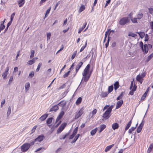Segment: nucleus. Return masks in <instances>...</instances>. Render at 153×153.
<instances>
[{
    "label": "nucleus",
    "mask_w": 153,
    "mask_h": 153,
    "mask_svg": "<svg viewBox=\"0 0 153 153\" xmlns=\"http://www.w3.org/2000/svg\"><path fill=\"white\" fill-rule=\"evenodd\" d=\"M137 18H134L133 19H131V21L133 23H136L137 22Z\"/></svg>",
    "instance_id": "obj_49"
},
{
    "label": "nucleus",
    "mask_w": 153,
    "mask_h": 153,
    "mask_svg": "<svg viewBox=\"0 0 153 153\" xmlns=\"http://www.w3.org/2000/svg\"><path fill=\"white\" fill-rule=\"evenodd\" d=\"M65 86H66L65 84H64L62 85L61 86H60L59 87V89L60 90V89H63L64 88H65Z\"/></svg>",
    "instance_id": "obj_58"
},
{
    "label": "nucleus",
    "mask_w": 153,
    "mask_h": 153,
    "mask_svg": "<svg viewBox=\"0 0 153 153\" xmlns=\"http://www.w3.org/2000/svg\"><path fill=\"white\" fill-rule=\"evenodd\" d=\"M11 112V108L10 106H9L8 108L7 111V116L8 117Z\"/></svg>",
    "instance_id": "obj_31"
},
{
    "label": "nucleus",
    "mask_w": 153,
    "mask_h": 153,
    "mask_svg": "<svg viewBox=\"0 0 153 153\" xmlns=\"http://www.w3.org/2000/svg\"><path fill=\"white\" fill-rule=\"evenodd\" d=\"M30 86V84L29 82H27L26 83L25 85V89L26 91H28L29 89Z\"/></svg>",
    "instance_id": "obj_27"
},
{
    "label": "nucleus",
    "mask_w": 153,
    "mask_h": 153,
    "mask_svg": "<svg viewBox=\"0 0 153 153\" xmlns=\"http://www.w3.org/2000/svg\"><path fill=\"white\" fill-rule=\"evenodd\" d=\"M80 136V134H78L76 135L75 136V138H74V140L73 141L72 143L75 142L77 140L79 137Z\"/></svg>",
    "instance_id": "obj_38"
},
{
    "label": "nucleus",
    "mask_w": 153,
    "mask_h": 153,
    "mask_svg": "<svg viewBox=\"0 0 153 153\" xmlns=\"http://www.w3.org/2000/svg\"><path fill=\"white\" fill-rule=\"evenodd\" d=\"M30 144L27 143H25L24 144L21 146V150L23 152L27 151L30 148Z\"/></svg>",
    "instance_id": "obj_4"
},
{
    "label": "nucleus",
    "mask_w": 153,
    "mask_h": 153,
    "mask_svg": "<svg viewBox=\"0 0 153 153\" xmlns=\"http://www.w3.org/2000/svg\"><path fill=\"white\" fill-rule=\"evenodd\" d=\"M108 93L107 92H102L101 95L102 97H105L107 96Z\"/></svg>",
    "instance_id": "obj_36"
},
{
    "label": "nucleus",
    "mask_w": 153,
    "mask_h": 153,
    "mask_svg": "<svg viewBox=\"0 0 153 153\" xmlns=\"http://www.w3.org/2000/svg\"><path fill=\"white\" fill-rule=\"evenodd\" d=\"M123 103V100L118 101L117 103V105L116 107V108L117 109L120 108L122 105Z\"/></svg>",
    "instance_id": "obj_11"
},
{
    "label": "nucleus",
    "mask_w": 153,
    "mask_h": 153,
    "mask_svg": "<svg viewBox=\"0 0 153 153\" xmlns=\"http://www.w3.org/2000/svg\"><path fill=\"white\" fill-rule=\"evenodd\" d=\"M44 136L43 134L39 135L37 138L35 139V141L41 142L42 141L44 138Z\"/></svg>",
    "instance_id": "obj_8"
},
{
    "label": "nucleus",
    "mask_w": 153,
    "mask_h": 153,
    "mask_svg": "<svg viewBox=\"0 0 153 153\" xmlns=\"http://www.w3.org/2000/svg\"><path fill=\"white\" fill-rule=\"evenodd\" d=\"M64 114L65 112L63 111H61L59 114L56 120L55 124H57L55 126V128L57 127L61 123L62 121L60 120Z\"/></svg>",
    "instance_id": "obj_2"
},
{
    "label": "nucleus",
    "mask_w": 153,
    "mask_h": 153,
    "mask_svg": "<svg viewBox=\"0 0 153 153\" xmlns=\"http://www.w3.org/2000/svg\"><path fill=\"white\" fill-rule=\"evenodd\" d=\"M96 133V128L92 130L91 132V135H94Z\"/></svg>",
    "instance_id": "obj_50"
},
{
    "label": "nucleus",
    "mask_w": 153,
    "mask_h": 153,
    "mask_svg": "<svg viewBox=\"0 0 153 153\" xmlns=\"http://www.w3.org/2000/svg\"><path fill=\"white\" fill-rule=\"evenodd\" d=\"M137 36V35L136 34L134 33H129L128 35V36H131L132 37H134L136 36Z\"/></svg>",
    "instance_id": "obj_52"
},
{
    "label": "nucleus",
    "mask_w": 153,
    "mask_h": 153,
    "mask_svg": "<svg viewBox=\"0 0 153 153\" xmlns=\"http://www.w3.org/2000/svg\"><path fill=\"white\" fill-rule=\"evenodd\" d=\"M48 116V114H45L42 116L40 118V119L42 121L45 120Z\"/></svg>",
    "instance_id": "obj_16"
},
{
    "label": "nucleus",
    "mask_w": 153,
    "mask_h": 153,
    "mask_svg": "<svg viewBox=\"0 0 153 153\" xmlns=\"http://www.w3.org/2000/svg\"><path fill=\"white\" fill-rule=\"evenodd\" d=\"M114 107L113 105H111L110 107L109 106V108H108L107 110L110 112H111L112 110Z\"/></svg>",
    "instance_id": "obj_60"
},
{
    "label": "nucleus",
    "mask_w": 153,
    "mask_h": 153,
    "mask_svg": "<svg viewBox=\"0 0 153 153\" xmlns=\"http://www.w3.org/2000/svg\"><path fill=\"white\" fill-rule=\"evenodd\" d=\"M110 38L109 37V36H108L107 42L105 44V47L106 48L108 47V45L109 43L110 40Z\"/></svg>",
    "instance_id": "obj_46"
},
{
    "label": "nucleus",
    "mask_w": 153,
    "mask_h": 153,
    "mask_svg": "<svg viewBox=\"0 0 153 153\" xmlns=\"http://www.w3.org/2000/svg\"><path fill=\"white\" fill-rule=\"evenodd\" d=\"M114 87L113 85L109 86L108 88V93H109L112 91Z\"/></svg>",
    "instance_id": "obj_33"
},
{
    "label": "nucleus",
    "mask_w": 153,
    "mask_h": 153,
    "mask_svg": "<svg viewBox=\"0 0 153 153\" xmlns=\"http://www.w3.org/2000/svg\"><path fill=\"white\" fill-rule=\"evenodd\" d=\"M66 104V103L65 102L62 101L58 103V105L62 107H64L65 105Z\"/></svg>",
    "instance_id": "obj_28"
},
{
    "label": "nucleus",
    "mask_w": 153,
    "mask_h": 153,
    "mask_svg": "<svg viewBox=\"0 0 153 153\" xmlns=\"http://www.w3.org/2000/svg\"><path fill=\"white\" fill-rule=\"evenodd\" d=\"M42 65V63L41 62L39 63L38 65L37 68L36 69V71H39Z\"/></svg>",
    "instance_id": "obj_42"
},
{
    "label": "nucleus",
    "mask_w": 153,
    "mask_h": 153,
    "mask_svg": "<svg viewBox=\"0 0 153 153\" xmlns=\"http://www.w3.org/2000/svg\"><path fill=\"white\" fill-rule=\"evenodd\" d=\"M149 88H148L146 90V92H145V93L143 95L142 97H141V100H143L145 98L146 96V95L147 94V93L149 91Z\"/></svg>",
    "instance_id": "obj_14"
},
{
    "label": "nucleus",
    "mask_w": 153,
    "mask_h": 153,
    "mask_svg": "<svg viewBox=\"0 0 153 153\" xmlns=\"http://www.w3.org/2000/svg\"><path fill=\"white\" fill-rule=\"evenodd\" d=\"M143 127L141 125H139L137 129V132L138 133H140Z\"/></svg>",
    "instance_id": "obj_39"
},
{
    "label": "nucleus",
    "mask_w": 153,
    "mask_h": 153,
    "mask_svg": "<svg viewBox=\"0 0 153 153\" xmlns=\"http://www.w3.org/2000/svg\"><path fill=\"white\" fill-rule=\"evenodd\" d=\"M31 54L30 55V58H32L34 56V53H35L34 50H31Z\"/></svg>",
    "instance_id": "obj_41"
},
{
    "label": "nucleus",
    "mask_w": 153,
    "mask_h": 153,
    "mask_svg": "<svg viewBox=\"0 0 153 153\" xmlns=\"http://www.w3.org/2000/svg\"><path fill=\"white\" fill-rule=\"evenodd\" d=\"M106 127V126L105 125L102 124L100 125V129L99 131V133H100L101 132L103 131L104 129Z\"/></svg>",
    "instance_id": "obj_18"
},
{
    "label": "nucleus",
    "mask_w": 153,
    "mask_h": 153,
    "mask_svg": "<svg viewBox=\"0 0 153 153\" xmlns=\"http://www.w3.org/2000/svg\"><path fill=\"white\" fill-rule=\"evenodd\" d=\"M82 98L81 97H79L77 100L76 104V105H79L82 102Z\"/></svg>",
    "instance_id": "obj_25"
},
{
    "label": "nucleus",
    "mask_w": 153,
    "mask_h": 153,
    "mask_svg": "<svg viewBox=\"0 0 153 153\" xmlns=\"http://www.w3.org/2000/svg\"><path fill=\"white\" fill-rule=\"evenodd\" d=\"M84 109L83 107H82L79 110L78 112L75 114V119H77L82 116L83 113Z\"/></svg>",
    "instance_id": "obj_6"
},
{
    "label": "nucleus",
    "mask_w": 153,
    "mask_h": 153,
    "mask_svg": "<svg viewBox=\"0 0 153 153\" xmlns=\"http://www.w3.org/2000/svg\"><path fill=\"white\" fill-rule=\"evenodd\" d=\"M112 128L115 130L116 129L118 128L119 127V124L117 123H115L112 125Z\"/></svg>",
    "instance_id": "obj_19"
},
{
    "label": "nucleus",
    "mask_w": 153,
    "mask_h": 153,
    "mask_svg": "<svg viewBox=\"0 0 153 153\" xmlns=\"http://www.w3.org/2000/svg\"><path fill=\"white\" fill-rule=\"evenodd\" d=\"M137 86L134 84V86L133 88L132 89L131 91L129 92V94L131 95H133L134 94V92L136 90Z\"/></svg>",
    "instance_id": "obj_20"
},
{
    "label": "nucleus",
    "mask_w": 153,
    "mask_h": 153,
    "mask_svg": "<svg viewBox=\"0 0 153 153\" xmlns=\"http://www.w3.org/2000/svg\"><path fill=\"white\" fill-rule=\"evenodd\" d=\"M136 128V126L135 127H132L131 128H130L128 131V132L129 134H131L132 133V132Z\"/></svg>",
    "instance_id": "obj_43"
},
{
    "label": "nucleus",
    "mask_w": 153,
    "mask_h": 153,
    "mask_svg": "<svg viewBox=\"0 0 153 153\" xmlns=\"http://www.w3.org/2000/svg\"><path fill=\"white\" fill-rule=\"evenodd\" d=\"M53 118L52 117H50L48 118L46 120V123L48 124H51Z\"/></svg>",
    "instance_id": "obj_32"
},
{
    "label": "nucleus",
    "mask_w": 153,
    "mask_h": 153,
    "mask_svg": "<svg viewBox=\"0 0 153 153\" xmlns=\"http://www.w3.org/2000/svg\"><path fill=\"white\" fill-rule=\"evenodd\" d=\"M85 6L84 5H82L79 10L78 12L79 13L81 12L85 9Z\"/></svg>",
    "instance_id": "obj_21"
},
{
    "label": "nucleus",
    "mask_w": 153,
    "mask_h": 153,
    "mask_svg": "<svg viewBox=\"0 0 153 153\" xmlns=\"http://www.w3.org/2000/svg\"><path fill=\"white\" fill-rule=\"evenodd\" d=\"M51 33H47V40H49L50 39L51 36Z\"/></svg>",
    "instance_id": "obj_56"
},
{
    "label": "nucleus",
    "mask_w": 153,
    "mask_h": 153,
    "mask_svg": "<svg viewBox=\"0 0 153 153\" xmlns=\"http://www.w3.org/2000/svg\"><path fill=\"white\" fill-rule=\"evenodd\" d=\"M136 79L138 81H140V80H143V78L141 77V76L139 74L137 76Z\"/></svg>",
    "instance_id": "obj_35"
},
{
    "label": "nucleus",
    "mask_w": 153,
    "mask_h": 153,
    "mask_svg": "<svg viewBox=\"0 0 153 153\" xmlns=\"http://www.w3.org/2000/svg\"><path fill=\"white\" fill-rule=\"evenodd\" d=\"M136 33L139 34L141 39L143 38L145 35V33L143 32H137Z\"/></svg>",
    "instance_id": "obj_24"
},
{
    "label": "nucleus",
    "mask_w": 153,
    "mask_h": 153,
    "mask_svg": "<svg viewBox=\"0 0 153 153\" xmlns=\"http://www.w3.org/2000/svg\"><path fill=\"white\" fill-rule=\"evenodd\" d=\"M143 15L142 13H139L137 15V18L138 19H140L143 17Z\"/></svg>",
    "instance_id": "obj_40"
},
{
    "label": "nucleus",
    "mask_w": 153,
    "mask_h": 153,
    "mask_svg": "<svg viewBox=\"0 0 153 153\" xmlns=\"http://www.w3.org/2000/svg\"><path fill=\"white\" fill-rule=\"evenodd\" d=\"M153 148V143L151 144L149 147L148 148L147 151V153H150Z\"/></svg>",
    "instance_id": "obj_29"
},
{
    "label": "nucleus",
    "mask_w": 153,
    "mask_h": 153,
    "mask_svg": "<svg viewBox=\"0 0 153 153\" xmlns=\"http://www.w3.org/2000/svg\"><path fill=\"white\" fill-rule=\"evenodd\" d=\"M18 4L19 7L23 6L25 3V0H19L18 1Z\"/></svg>",
    "instance_id": "obj_17"
},
{
    "label": "nucleus",
    "mask_w": 153,
    "mask_h": 153,
    "mask_svg": "<svg viewBox=\"0 0 153 153\" xmlns=\"http://www.w3.org/2000/svg\"><path fill=\"white\" fill-rule=\"evenodd\" d=\"M82 65H83V62H80L76 66V68H75L76 73H77L79 70V69L80 68L82 67Z\"/></svg>",
    "instance_id": "obj_10"
},
{
    "label": "nucleus",
    "mask_w": 153,
    "mask_h": 153,
    "mask_svg": "<svg viewBox=\"0 0 153 153\" xmlns=\"http://www.w3.org/2000/svg\"><path fill=\"white\" fill-rule=\"evenodd\" d=\"M59 109V107L57 105H56L53 106L52 108H51L50 110V111H53L55 112H56L57 110H58Z\"/></svg>",
    "instance_id": "obj_13"
},
{
    "label": "nucleus",
    "mask_w": 153,
    "mask_h": 153,
    "mask_svg": "<svg viewBox=\"0 0 153 153\" xmlns=\"http://www.w3.org/2000/svg\"><path fill=\"white\" fill-rule=\"evenodd\" d=\"M77 131L78 127H76L74 130L73 133L76 135L77 133Z\"/></svg>",
    "instance_id": "obj_51"
},
{
    "label": "nucleus",
    "mask_w": 153,
    "mask_h": 153,
    "mask_svg": "<svg viewBox=\"0 0 153 153\" xmlns=\"http://www.w3.org/2000/svg\"><path fill=\"white\" fill-rule=\"evenodd\" d=\"M9 70V67H7L5 71L2 74V76L4 79H5L8 74V72Z\"/></svg>",
    "instance_id": "obj_9"
},
{
    "label": "nucleus",
    "mask_w": 153,
    "mask_h": 153,
    "mask_svg": "<svg viewBox=\"0 0 153 153\" xmlns=\"http://www.w3.org/2000/svg\"><path fill=\"white\" fill-rule=\"evenodd\" d=\"M153 57V53L151 54L147 57L145 61L146 62H148Z\"/></svg>",
    "instance_id": "obj_26"
},
{
    "label": "nucleus",
    "mask_w": 153,
    "mask_h": 153,
    "mask_svg": "<svg viewBox=\"0 0 153 153\" xmlns=\"http://www.w3.org/2000/svg\"><path fill=\"white\" fill-rule=\"evenodd\" d=\"M5 103V100L4 99L1 101V107H2Z\"/></svg>",
    "instance_id": "obj_62"
},
{
    "label": "nucleus",
    "mask_w": 153,
    "mask_h": 153,
    "mask_svg": "<svg viewBox=\"0 0 153 153\" xmlns=\"http://www.w3.org/2000/svg\"><path fill=\"white\" fill-rule=\"evenodd\" d=\"M34 73L33 71L31 72L29 74V76L30 77H32L34 76Z\"/></svg>",
    "instance_id": "obj_55"
},
{
    "label": "nucleus",
    "mask_w": 153,
    "mask_h": 153,
    "mask_svg": "<svg viewBox=\"0 0 153 153\" xmlns=\"http://www.w3.org/2000/svg\"><path fill=\"white\" fill-rule=\"evenodd\" d=\"M140 46L141 47V49L143 51H144V48H143V44L142 42H140Z\"/></svg>",
    "instance_id": "obj_45"
},
{
    "label": "nucleus",
    "mask_w": 153,
    "mask_h": 153,
    "mask_svg": "<svg viewBox=\"0 0 153 153\" xmlns=\"http://www.w3.org/2000/svg\"><path fill=\"white\" fill-rule=\"evenodd\" d=\"M37 127V126H35L33 127V128L31 130V134L33 133V132H34L35 131L36 129V128Z\"/></svg>",
    "instance_id": "obj_53"
},
{
    "label": "nucleus",
    "mask_w": 153,
    "mask_h": 153,
    "mask_svg": "<svg viewBox=\"0 0 153 153\" xmlns=\"http://www.w3.org/2000/svg\"><path fill=\"white\" fill-rule=\"evenodd\" d=\"M77 52L76 51H75L74 53H73V55H72L71 59H73L75 57L76 54Z\"/></svg>",
    "instance_id": "obj_48"
},
{
    "label": "nucleus",
    "mask_w": 153,
    "mask_h": 153,
    "mask_svg": "<svg viewBox=\"0 0 153 153\" xmlns=\"http://www.w3.org/2000/svg\"><path fill=\"white\" fill-rule=\"evenodd\" d=\"M123 93L124 92H121L120 96L117 98V100H119L120 99H122L123 96Z\"/></svg>",
    "instance_id": "obj_37"
},
{
    "label": "nucleus",
    "mask_w": 153,
    "mask_h": 153,
    "mask_svg": "<svg viewBox=\"0 0 153 153\" xmlns=\"http://www.w3.org/2000/svg\"><path fill=\"white\" fill-rule=\"evenodd\" d=\"M13 76H10L9 82L8 83L9 84H10L13 81Z\"/></svg>",
    "instance_id": "obj_61"
},
{
    "label": "nucleus",
    "mask_w": 153,
    "mask_h": 153,
    "mask_svg": "<svg viewBox=\"0 0 153 153\" xmlns=\"http://www.w3.org/2000/svg\"><path fill=\"white\" fill-rule=\"evenodd\" d=\"M90 65L89 64H88L82 72V74L83 76V79L85 82H86L88 80L90 75L92 72V70L90 71Z\"/></svg>",
    "instance_id": "obj_1"
},
{
    "label": "nucleus",
    "mask_w": 153,
    "mask_h": 153,
    "mask_svg": "<svg viewBox=\"0 0 153 153\" xmlns=\"http://www.w3.org/2000/svg\"><path fill=\"white\" fill-rule=\"evenodd\" d=\"M114 145V144H113L111 145H110L107 146L105 148V152H107L109 151L110 149H111L112 147H113Z\"/></svg>",
    "instance_id": "obj_23"
},
{
    "label": "nucleus",
    "mask_w": 153,
    "mask_h": 153,
    "mask_svg": "<svg viewBox=\"0 0 153 153\" xmlns=\"http://www.w3.org/2000/svg\"><path fill=\"white\" fill-rule=\"evenodd\" d=\"M114 89L115 90H117L119 86V82L118 81L116 82L114 84Z\"/></svg>",
    "instance_id": "obj_22"
},
{
    "label": "nucleus",
    "mask_w": 153,
    "mask_h": 153,
    "mask_svg": "<svg viewBox=\"0 0 153 153\" xmlns=\"http://www.w3.org/2000/svg\"><path fill=\"white\" fill-rule=\"evenodd\" d=\"M38 58L37 57H35L33 58L31 60H29L27 62V64L28 65H31L33 64L34 63L36 60H37Z\"/></svg>",
    "instance_id": "obj_12"
},
{
    "label": "nucleus",
    "mask_w": 153,
    "mask_h": 153,
    "mask_svg": "<svg viewBox=\"0 0 153 153\" xmlns=\"http://www.w3.org/2000/svg\"><path fill=\"white\" fill-rule=\"evenodd\" d=\"M5 27V26L3 24H1L0 25V29L2 30H4Z\"/></svg>",
    "instance_id": "obj_47"
},
{
    "label": "nucleus",
    "mask_w": 153,
    "mask_h": 153,
    "mask_svg": "<svg viewBox=\"0 0 153 153\" xmlns=\"http://www.w3.org/2000/svg\"><path fill=\"white\" fill-rule=\"evenodd\" d=\"M111 112L107 110L103 114L102 117L103 120L108 119L111 116Z\"/></svg>",
    "instance_id": "obj_5"
},
{
    "label": "nucleus",
    "mask_w": 153,
    "mask_h": 153,
    "mask_svg": "<svg viewBox=\"0 0 153 153\" xmlns=\"http://www.w3.org/2000/svg\"><path fill=\"white\" fill-rule=\"evenodd\" d=\"M51 7H50V8L48 9L46 12L45 15V17H46V16H47L48 14H49L50 13V11L51 10Z\"/></svg>",
    "instance_id": "obj_54"
},
{
    "label": "nucleus",
    "mask_w": 153,
    "mask_h": 153,
    "mask_svg": "<svg viewBox=\"0 0 153 153\" xmlns=\"http://www.w3.org/2000/svg\"><path fill=\"white\" fill-rule=\"evenodd\" d=\"M87 22H85L83 24V26L79 28V29L78 33H81L82 31L83 30L84 28L86 27L87 25Z\"/></svg>",
    "instance_id": "obj_15"
},
{
    "label": "nucleus",
    "mask_w": 153,
    "mask_h": 153,
    "mask_svg": "<svg viewBox=\"0 0 153 153\" xmlns=\"http://www.w3.org/2000/svg\"><path fill=\"white\" fill-rule=\"evenodd\" d=\"M111 2V0H108L106 1V3L105 4V7L107 6H108V4L110 3Z\"/></svg>",
    "instance_id": "obj_63"
},
{
    "label": "nucleus",
    "mask_w": 153,
    "mask_h": 153,
    "mask_svg": "<svg viewBox=\"0 0 153 153\" xmlns=\"http://www.w3.org/2000/svg\"><path fill=\"white\" fill-rule=\"evenodd\" d=\"M149 39V37L148 35L147 34H146L145 35V41H148Z\"/></svg>",
    "instance_id": "obj_57"
},
{
    "label": "nucleus",
    "mask_w": 153,
    "mask_h": 153,
    "mask_svg": "<svg viewBox=\"0 0 153 153\" xmlns=\"http://www.w3.org/2000/svg\"><path fill=\"white\" fill-rule=\"evenodd\" d=\"M15 13H13L11 15V18H10V20H11V21H13V19L14 17V16L15 15Z\"/></svg>",
    "instance_id": "obj_59"
},
{
    "label": "nucleus",
    "mask_w": 153,
    "mask_h": 153,
    "mask_svg": "<svg viewBox=\"0 0 153 153\" xmlns=\"http://www.w3.org/2000/svg\"><path fill=\"white\" fill-rule=\"evenodd\" d=\"M67 125V124L65 123H62L60 126L59 128L57 131V133L59 134L65 128Z\"/></svg>",
    "instance_id": "obj_7"
},
{
    "label": "nucleus",
    "mask_w": 153,
    "mask_h": 153,
    "mask_svg": "<svg viewBox=\"0 0 153 153\" xmlns=\"http://www.w3.org/2000/svg\"><path fill=\"white\" fill-rule=\"evenodd\" d=\"M149 13L151 14H152L153 13V8H149Z\"/></svg>",
    "instance_id": "obj_64"
},
{
    "label": "nucleus",
    "mask_w": 153,
    "mask_h": 153,
    "mask_svg": "<svg viewBox=\"0 0 153 153\" xmlns=\"http://www.w3.org/2000/svg\"><path fill=\"white\" fill-rule=\"evenodd\" d=\"M87 41L86 40V41L85 42V45H84L82 46L81 47V48L80 50V52H82L84 49L86 47V46H87Z\"/></svg>",
    "instance_id": "obj_34"
},
{
    "label": "nucleus",
    "mask_w": 153,
    "mask_h": 153,
    "mask_svg": "<svg viewBox=\"0 0 153 153\" xmlns=\"http://www.w3.org/2000/svg\"><path fill=\"white\" fill-rule=\"evenodd\" d=\"M130 22V20L128 17H124L121 18L119 22V23L122 25H124L125 24L129 23Z\"/></svg>",
    "instance_id": "obj_3"
},
{
    "label": "nucleus",
    "mask_w": 153,
    "mask_h": 153,
    "mask_svg": "<svg viewBox=\"0 0 153 153\" xmlns=\"http://www.w3.org/2000/svg\"><path fill=\"white\" fill-rule=\"evenodd\" d=\"M70 71H68L67 73H65L63 75V76L64 78H66L69 75Z\"/></svg>",
    "instance_id": "obj_44"
},
{
    "label": "nucleus",
    "mask_w": 153,
    "mask_h": 153,
    "mask_svg": "<svg viewBox=\"0 0 153 153\" xmlns=\"http://www.w3.org/2000/svg\"><path fill=\"white\" fill-rule=\"evenodd\" d=\"M131 124V120L128 123V124L126 126L125 128V130L126 131L129 128V127L130 126Z\"/></svg>",
    "instance_id": "obj_30"
}]
</instances>
